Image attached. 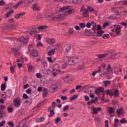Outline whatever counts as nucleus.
I'll list each match as a JSON object with an SVG mask.
<instances>
[{"label":"nucleus","mask_w":127,"mask_h":127,"mask_svg":"<svg viewBox=\"0 0 127 127\" xmlns=\"http://www.w3.org/2000/svg\"><path fill=\"white\" fill-rule=\"evenodd\" d=\"M97 33V36H99V37H101L105 33V31H98V32Z\"/></svg>","instance_id":"nucleus-35"},{"label":"nucleus","mask_w":127,"mask_h":127,"mask_svg":"<svg viewBox=\"0 0 127 127\" xmlns=\"http://www.w3.org/2000/svg\"><path fill=\"white\" fill-rule=\"evenodd\" d=\"M5 85H6V82H4V84H1V90L3 92L5 91Z\"/></svg>","instance_id":"nucleus-37"},{"label":"nucleus","mask_w":127,"mask_h":127,"mask_svg":"<svg viewBox=\"0 0 127 127\" xmlns=\"http://www.w3.org/2000/svg\"><path fill=\"white\" fill-rule=\"evenodd\" d=\"M8 29H14L16 27V25L9 24L7 26Z\"/></svg>","instance_id":"nucleus-31"},{"label":"nucleus","mask_w":127,"mask_h":127,"mask_svg":"<svg viewBox=\"0 0 127 127\" xmlns=\"http://www.w3.org/2000/svg\"><path fill=\"white\" fill-rule=\"evenodd\" d=\"M10 71L12 74H14V73H15V69L12 66V65H10Z\"/></svg>","instance_id":"nucleus-39"},{"label":"nucleus","mask_w":127,"mask_h":127,"mask_svg":"<svg viewBox=\"0 0 127 127\" xmlns=\"http://www.w3.org/2000/svg\"><path fill=\"white\" fill-rule=\"evenodd\" d=\"M54 109H52L51 107H50L48 111L50 112V114L49 115V117L50 118H51L52 117H53V116H54V115L55 114V112H54V110H53Z\"/></svg>","instance_id":"nucleus-21"},{"label":"nucleus","mask_w":127,"mask_h":127,"mask_svg":"<svg viewBox=\"0 0 127 127\" xmlns=\"http://www.w3.org/2000/svg\"><path fill=\"white\" fill-rule=\"evenodd\" d=\"M58 89V86H56L55 85H52L50 88L51 93H54L56 92V90Z\"/></svg>","instance_id":"nucleus-19"},{"label":"nucleus","mask_w":127,"mask_h":127,"mask_svg":"<svg viewBox=\"0 0 127 127\" xmlns=\"http://www.w3.org/2000/svg\"><path fill=\"white\" fill-rule=\"evenodd\" d=\"M53 69L54 71H56V72H61V69H60V66L59 64H55L53 66Z\"/></svg>","instance_id":"nucleus-15"},{"label":"nucleus","mask_w":127,"mask_h":127,"mask_svg":"<svg viewBox=\"0 0 127 127\" xmlns=\"http://www.w3.org/2000/svg\"><path fill=\"white\" fill-rule=\"evenodd\" d=\"M114 95H115L114 97H119V96H120V93H119V89H115V92H113V96Z\"/></svg>","instance_id":"nucleus-33"},{"label":"nucleus","mask_w":127,"mask_h":127,"mask_svg":"<svg viewBox=\"0 0 127 127\" xmlns=\"http://www.w3.org/2000/svg\"><path fill=\"white\" fill-rule=\"evenodd\" d=\"M97 29V30H102L103 29V28L102 27V26H101V25H98Z\"/></svg>","instance_id":"nucleus-64"},{"label":"nucleus","mask_w":127,"mask_h":127,"mask_svg":"<svg viewBox=\"0 0 127 127\" xmlns=\"http://www.w3.org/2000/svg\"><path fill=\"white\" fill-rule=\"evenodd\" d=\"M46 28H47V26L43 25V26H40L38 27L37 28L35 27H34L32 28V30H30L33 33H38V31H37V29H39V30H44V29H46Z\"/></svg>","instance_id":"nucleus-3"},{"label":"nucleus","mask_w":127,"mask_h":127,"mask_svg":"<svg viewBox=\"0 0 127 127\" xmlns=\"http://www.w3.org/2000/svg\"><path fill=\"white\" fill-rule=\"evenodd\" d=\"M4 125H5V121H3L0 123V127H4Z\"/></svg>","instance_id":"nucleus-58"},{"label":"nucleus","mask_w":127,"mask_h":127,"mask_svg":"<svg viewBox=\"0 0 127 127\" xmlns=\"http://www.w3.org/2000/svg\"><path fill=\"white\" fill-rule=\"evenodd\" d=\"M70 8V6H63V7H61L60 9V11H63L64 10H66L67 9H69Z\"/></svg>","instance_id":"nucleus-30"},{"label":"nucleus","mask_w":127,"mask_h":127,"mask_svg":"<svg viewBox=\"0 0 127 127\" xmlns=\"http://www.w3.org/2000/svg\"><path fill=\"white\" fill-rule=\"evenodd\" d=\"M43 93V98H46L47 96L48 95V89H47V88H44Z\"/></svg>","instance_id":"nucleus-18"},{"label":"nucleus","mask_w":127,"mask_h":127,"mask_svg":"<svg viewBox=\"0 0 127 127\" xmlns=\"http://www.w3.org/2000/svg\"><path fill=\"white\" fill-rule=\"evenodd\" d=\"M121 25H123V26H125L126 27H127V22H121L120 23Z\"/></svg>","instance_id":"nucleus-63"},{"label":"nucleus","mask_w":127,"mask_h":127,"mask_svg":"<svg viewBox=\"0 0 127 127\" xmlns=\"http://www.w3.org/2000/svg\"><path fill=\"white\" fill-rule=\"evenodd\" d=\"M63 50L65 54H68V53L70 52V50H71V46L70 45H64Z\"/></svg>","instance_id":"nucleus-8"},{"label":"nucleus","mask_w":127,"mask_h":127,"mask_svg":"<svg viewBox=\"0 0 127 127\" xmlns=\"http://www.w3.org/2000/svg\"><path fill=\"white\" fill-rule=\"evenodd\" d=\"M44 120H45V118L43 117H41L40 118H39L37 120V122L38 123H41L42 122H44Z\"/></svg>","instance_id":"nucleus-43"},{"label":"nucleus","mask_w":127,"mask_h":127,"mask_svg":"<svg viewBox=\"0 0 127 127\" xmlns=\"http://www.w3.org/2000/svg\"><path fill=\"white\" fill-rule=\"evenodd\" d=\"M109 55L111 54V58H113V59H116V58H119V56H118V55H119V53H117V54H111V53H108ZM118 56V57H117Z\"/></svg>","instance_id":"nucleus-32"},{"label":"nucleus","mask_w":127,"mask_h":127,"mask_svg":"<svg viewBox=\"0 0 127 127\" xmlns=\"http://www.w3.org/2000/svg\"><path fill=\"white\" fill-rule=\"evenodd\" d=\"M69 105H65L63 108V111L64 112H66V111H68V110H69Z\"/></svg>","instance_id":"nucleus-48"},{"label":"nucleus","mask_w":127,"mask_h":127,"mask_svg":"<svg viewBox=\"0 0 127 127\" xmlns=\"http://www.w3.org/2000/svg\"><path fill=\"white\" fill-rule=\"evenodd\" d=\"M97 25H95V26H92V30L93 31V33L94 34H96V33H97Z\"/></svg>","instance_id":"nucleus-41"},{"label":"nucleus","mask_w":127,"mask_h":127,"mask_svg":"<svg viewBox=\"0 0 127 127\" xmlns=\"http://www.w3.org/2000/svg\"><path fill=\"white\" fill-rule=\"evenodd\" d=\"M3 118V111H1V110H0V120H1Z\"/></svg>","instance_id":"nucleus-57"},{"label":"nucleus","mask_w":127,"mask_h":127,"mask_svg":"<svg viewBox=\"0 0 127 127\" xmlns=\"http://www.w3.org/2000/svg\"><path fill=\"white\" fill-rule=\"evenodd\" d=\"M126 119H122L120 120V124H125L126 123Z\"/></svg>","instance_id":"nucleus-59"},{"label":"nucleus","mask_w":127,"mask_h":127,"mask_svg":"<svg viewBox=\"0 0 127 127\" xmlns=\"http://www.w3.org/2000/svg\"><path fill=\"white\" fill-rule=\"evenodd\" d=\"M109 38H110V35H109L108 34H104L102 36V38H103L104 39H106Z\"/></svg>","instance_id":"nucleus-51"},{"label":"nucleus","mask_w":127,"mask_h":127,"mask_svg":"<svg viewBox=\"0 0 127 127\" xmlns=\"http://www.w3.org/2000/svg\"><path fill=\"white\" fill-rule=\"evenodd\" d=\"M115 28V32H116L117 34H120L121 33V31H122L121 29L123 28L122 26L120 25H114Z\"/></svg>","instance_id":"nucleus-11"},{"label":"nucleus","mask_w":127,"mask_h":127,"mask_svg":"<svg viewBox=\"0 0 127 127\" xmlns=\"http://www.w3.org/2000/svg\"><path fill=\"white\" fill-rule=\"evenodd\" d=\"M20 47H21V44H19L17 43L15 46H14L13 48H12L11 50L14 53V56L16 58H19L21 54L19 52V50H20Z\"/></svg>","instance_id":"nucleus-2"},{"label":"nucleus","mask_w":127,"mask_h":127,"mask_svg":"<svg viewBox=\"0 0 127 127\" xmlns=\"http://www.w3.org/2000/svg\"><path fill=\"white\" fill-rule=\"evenodd\" d=\"M109 55H110V54L105 53V54H104L97 55L96 56H97V57H98V58L99 59H102L103 58H106V57H108V56H109Z\"/></svg>","instance_id":"nucleus-14"},{"label":"nucleus","mask_w":127,"mask_h":127,"mask_svg":"<svg viewBox=\"0 0 127 127\" xmlns=\"http://www.w3.org/2000/svg\"><path fill=\"white\" fill-rule=\"evenodd\" d=\"M0 5L1 6H3V5H5V2L3 1V0H1L0 1Z\"/></svg>","instance_id":"nucleus-56"},{"label":"nucleus","mask_w":127,"mask_h":127,"mask_svg":"<svg viewBox=\"0 0 127 127\" xmlns=\"http://www.w3.org/2000/svg\"><path fill=\"white\" fill-rule=\"evenodd\" d=\"M106 95H109V96H113V91L110 89H107Z\"/></svg>","instance_id":"nucleus-29"},{"label":"nucleus","mask_w":127,"mask_h":127,"mask_svg":"<svg viewBox=\"0 0 127 127\" xmlns=\"http://www.w3.org/2000/svg\"><path fill=\"white\" fill-rule=\"evenodd\" d=\"M47 42L50 45H53L56 42V40L54 38H47Z\"/></svg>","instance_id":"nucleus-13"},{"label":"nucleus","mask_w":127,"mask_h":127,"mask_svg":"<svg viewBox=\"0 0 127 127\" xmlns=\"http://www.w3.org/2000/svg\"><path fill=\"white\" fill-rule=\"evenodd\" d=\"M87 9L89 10V11H94V10H95V9L93 8H92V7L90 6H88L87 7Z\"/></svg>","instance_id":"nucleus-61"},{"label":"nucleus","mask_w":127,"mask_h":127,"mask_svg":"<svg viewBox=\"0 0 127 127\" xmlns=\"http://www.w3.org/2000/svg\"><path fill=\"white\" fill-rule=\"evenodd\" d=\"M47 100H44L42 102H41L39 105H37L36 107L33 108V110H37V109H38V108H39L40 107V106H41V105H44V103H46L47 102Z\"/></svg>","instance_id":"nucleus-24"},{"label":"nucleus","mask_w":127,"mask_h":127,"mask_svg":"<svg viewBox=\"0 0 127 127\" xmlns=\"http://www.w3.org/2000/svg\"><path fill=\"white\" fill-rule=\"evenodd\" d=\"M110 25V22H106L103 24L102 27L103 28H106V27H107V26H109V25Z\"/></svg>","instance_id":"nucleus-50"},{"label":"nucleus","mask_w":127,"mask_h":127,"mask_svg":"<svg viewBox=\"0 0 127 127\" xmlns=\"http://www.w3.org/2000/svg\"><path fill=\"white\" fill-rule=\"evenodd\" d=\"M108 112L110 114H114L115 113V110H114V108L109 107Z\"/></svg>","instance_id":"nucleus-38"},{"label":"nucleus","mask_w":127,"mask_h":127,"mask_svg":"<svg viewBox=\"0 0 127 127\" xmlns=\"http://www.w3.org/2000/svg\"><path fill=\"white\" fill-rule=\"evenodd\" d=\"M13 103L14 106H15V107H16L17 108L20 107V105H21V103H20V97H17L14 98Z\"/></svg>","instance_id":"nucleus-7"},{"label":"nucleus","mask_w":127,"mask_h":127,"mask_svg":"<svg viewBox=\"0 0 127 127\" xmlns=\"http://www.w3.org/2000/svg\"><path fill=\"white\" fill-rule=\"evenodd\" d=\"M7 125H9V127H14V124L13 123V122H11V121H9L7 123Z\"/></svg>","instance_id":"nucleus-47"},{"label":"nucleus","mask_w":127,"mask_h":127,"mask_svg":"<svg viewBox=\"0 0 127 127\" xmlns=\"http://www.w3.org/2000/svg\"><path fill=\"white\" fill-rule=\"evenodd\" d=\"M76 99H78V95H74L72 96L71 97H70L69 100L70 101H74V100H76Z\"/></svg>","instance_id":"nucleus-40"},{"label":"nucleus","mask_w":127,"mask_h":127,"mask_svg":"<svg viewBox=\"0 0 127 127\" xmlns=\"http://www.w3.org/2000/svg\"><path fill=\"white\" fill-rule=\"evenodd\" d=\"M7 111L8 113H12V112H13V108H12L11 107H9L7 108Z\"/></svg>","instance_id":"nucleus-53"},{"label":"nucleus","mask_w":127,"mask_h":127,"mask_svg":"<svg viewBox=\"0 0 127 127\" xmlns=\"http://www.w3.org/2000/svg\"><path fill=\"white\" fill-rule=\"evenodd\" d=\"M65 17V14H60L52 17V20H62Z\"/></svg>","instance_id":"nucleus-6"},{"label":"nucleus","mask_w":127,"mask_h":127,"mask_svg":"<svg viewBox=\"0 0 127 127\" xmlns=\"http://www.w3.org/2000/svg\"><path fill=\"white\" fill-rule=\"evenodd\" d=\"M32 8L33 10H34V11H39V10H40V7H39V6H38V4H34L33 5Z\"/></svg>","instance_id":"nucleus-16"},{"label":"nucleus","mask_w":127,"mask_h":127,"mask_svg":"<svg viewBox=\"0 0 127 127\" xmlns=\"http://www.w3.org/2000/svg\"><path fill=\"white\" fill-rule=\"evenodd\" d=\"M116 113L117 115H123V114L124 113V109L122 108L118 109L116 111Z\"/></svg>","instance_id":"nucleus-27"},{"label":"nucleus","mask_w":127,"mask_h":127,"mask_svg":"<svg viewBox=\"0 0 127 127\" xmlns=\"http://www.w3.org/2000/svg\"><path fill=\"white\" fill-rule=\"evenodd\" d=\"M105 87H108V85H111V81L106 80L103 82Z\"/></svg>","instance_id":"nucleus-42"},{"label":"nucleus","mask_w":127,"mask_h":127,"mask_svg":"<svg viewBox=\"0 0 127 127\" xmlns=\"http://www.w3.org/2000/svg\"><path fill=\"white\" fill-rule=\"evenodd\" d=\"M83 17H88L89 16V11L85 9L83 13Z\"/></svg>","instance_id":"nucleus-28"},{"label":"nucleus","mask_w":127,"mask_h":127,"mask_svg":"<svg viewBox=\"0 0 127 127\" xmlns=\"http://www.w3.org/2000/svg\"><path fill=\"white\" fill-rule=\"evenodd\" d=\"M63 61L65 63H68L69 65H75V64L79 63L81 61V59L77 57H66L63 59Z\"/></svg>","instance_id":"nucleus-1"},{"label":"nucleus","mask_w":127,"mask_h":127,"mask_svg":"<svg viewBox=\"0 0 127 127\" xmlns=\"http://www.w3.org/2000/svg\"><path fill=\"white\" fill-rule=\"evenodd\" d=\"M119 4L122 5H127V1H120Z\"/></svg>","instance_id":"nucleus-45"},{"label":"nucleus","mask_w":127,"mask_h":127,"mask_svg":"<svg viewBox=\"0 0 127 127\" xmlns=\"http://www.w3.org/2000/svg\"><path fill=\"white\" fill-rule=\"evenodd\" d=\"M56 53V49H52L48 52V55L51 56V55H54Z\"/></svg>","instance_id":"nucleus-17"},{"label":"nucleus","mask_w":127,"mask_h":127,"mask_svg":"<svg viewBox=\"0 0 127 127\" xmlns=\"http://www.w3.org/2000/svg\"><path fill=\"white\" fill-rule=\"evenodd\" d=\"M56 106V103L53 102L52 103V106L50 108H53V110L55 109V106Z\"/></svg>","instance_id":"nucleus-55"},{"label":"nucleus","mask_w":127,"mask_h":127,"mask_svg":"<svg viewBox=\"0 0 127 127\" xmlns=\"http://www.w3.org/2000/svg\"><path fill=\"white\" fill-rule=\"evenodd\" d=\"M95 44V42L93 41H90L86 43V45L87 47H91V46H93Z\"/></svg>","instance_id":"nucleus-26"},{"label":"nucleus","mask_w":127,"mask_h":127,"mask_svg":"<svg viewBox=\"0 0 127 127\" xmlns=\"http://www.w3.org/2000/svg\"><path fill=\"white\" fill-rule=\"evenodd\" d=\"M35 37L36 38L37 40H41V38L42 37H41V35L40 34H37L35 36Z\"/></svg>","instance_id":"nucleus-44"},{"label":"nucleus","mask_w":127,"mask_h":127,"mask_svg":"<svg viewBox=\"0 0 127 127\" xmlns=\"http://www.w3.org/2000/svg\"><path fill=\"white\" fill-rule=\"evenodd\" d=\"M42 64L44 66V67H46L48 65L47 62H42Z\"/></svg>","instance_id":"nucleus-62"},{"label":"nucleus","mask_w":127,"mask_h":127,"mask_svg":"<svg viewBox=\"0 0 127 127\" xmlns=\"http://www.w3.org/2000/svg\"><path fill=\"white\" fill-rule=\"evenodd\" d=\"M95 103H96V102L95 101V100L94 99L91 100V101H90L89 102H88L87 103V105L90 106V105H92V104H95Z\"/></svg>","instance_id":"nucleus-46"},{"label":"nucleus","mask_w":127,"mask_h":127,"mask_svg":"<svg viewBox=\"0 0 127 127\" xmlns=\"http://www.w3.org/2000/svg\"><path fill=\"white\" fill-rule=\"evenodd\" d=\"M28 38H25L24 37H20L17 39V42L19 44H20V43L26 44V43H28Z\"/></svg>","instance_id":"nucleus-4"},{"label":"nucleus","mask_w":127,"mask_h":127,"mask_svg":"<svg viewBox=\"0 0 127 127\" xmlns=\"http://www.w3.org/2000/svg\"><path fill=\"white\" fill-rule=\"evenodd\" d=\"M61 122V118L60 117H58L55 120V124H58V123H60Z\"/></svg>","instance_id":"nucleus-49"},{"label":"nucleus","mask_w":127,"mask_h":127,"mask_svg":"<svg viewBox=\"0 0 127 127\" xmlns=\"http://www.w3.org/2000/svg\"><path fill=\"white\" fill-rule=\"evenodd\" d=\"M71 3L74 4H80L81 3V0H71Z\"/></svg>","instance_id":"nucleus-34"},{"label":"nucleus","mask_w":127,"mask_h":127,"mask_svg":"<svg viewBox=\"0 0 127 127\" xmlns=\"http://www.w3.org/2000/svg\"><path fill=\"white\" fill-rule=\"evenodd\" d=\"M81 28H85L86 27V24L85 23H81L79 24Z\"/></svg>","instance_id":"nucleus-54"},{"label":"nucleus","mask_w":127,"mask_h":127,"mask_svg":"<svg viewBox=\"0 0 127 127\" xmlns=\"http://www.w3.org/2000/svg\"><path fill=\"white\" fill-rule=\"evenodd\" d=\"M12 95V91L11 90H8L6 92V97L7 98H10Z\"/></svg>","instance_id":"nucleus-22"},{"label":"nucleus","mask_w":127,"mask_h":127,"mask_svg":"<svg viewBox=\"0 0 127 127\" xmlns=\"http://www.w3.org/2000/svg\"><path fill=\"white\" fill-rule=\"evenodd\" d=\"M28 51L30 52L32 55V56H34V57H38V51H31L30 48H29Z\"/></svg>","instance_id":"nucleus-12"},{"label":"nucleus","mask_w":127,"mask_h":127,"mask_svg":"<svg viewBox=\"0 0 127 127\" xmlns=\"http://www.w3.org/2000/svg\"><path fill=\"white\" fill-rule=\"evenodd\" d=\"M77 69L78 70H83V69H85V64H84L83 62L80 63Z\"/></svg>","instance_id":"nucleus-23"},{"label":"nucleus","mask_w":127,"mask_h":127,"mask_svg":"<svg viewBox=\"0 0 127 127\" xmlns=\"http://www.w3.org/2000/svg\"><path fill=\"white\" fill-rule=\"evenodd\" d=\"M103 72L101 74V75H107V74H109L110 73H112L113 71V68L111 66V64H108L107 69L103 70Z\"/></svg>","instance_id":"nucleus-5"},{"label":"nucleus","mask_w":127,"mask_h":127,"mask_svg":"<svg viewBox=\"0 0 127 127\" xmlns=\"http://www.w3.org/2000/svg\"><path fill=\"white\" fill-rule=\"evenodd\" d=\"M91 110L93 111V115H97V114H98V112H101V111H102V107L95 108L94 107H92Z\"/></svg>","instance_id":"nucleus-9"},{"label":"nucleus","mask_w":127,"mask_h":127,"mask_svg":"<svg viewBox=\"0 0 127 127\" xmlns=\"http://www.w3.org/2000/svg\"><path fill=\"white\" fill-rule=\"evenodd\" d=\"M14 12V11H13V10H10L6 14V17H9V16L11 15Z\"/></svg>","instance_id":"nucleus-36"},{"label":"nucleus","mask_w":127,"mask_h":127,"mask_svg":"<svg viewBox=\"0 0 127 127\" xmlns=\"http://www.w3.org/2000/svg\"><path fill=\"white\" fill-rule=\"evenodd\" d=\"M94 89H96V87L94 86H90L87 88L88 94H90V93H92L94 92Z\"/></svg>","instance_id":"nucleus-20"},{"label":"nucleus","mask_w":127,"mask_h":127,"mask_svg":"<svg viewBox=\"0 0 127 127\" xmlns=\"http://www.w3.org/2000/svg\"><path fill=\"white\" fill-rule=\"evenodd\" d=\"M47 59H48V61H49L50 63H52V64L54 63V61L52 60V58L49 57V58H47Z\"/></svg>","instance_id":"nucleus-52"},{"label":"nucleus","mask_w":127,"mask_h":127,"mask_svg":"<svg viewBox=\"0 0 127 127\" xmlns=\"http://www.w3.org/2000/svg\"><path fill=\"white\" fill-rule=\"evenodd\" d=\"M27 67H28V70L29 72H31L32 71L33 69L34 68V67H33L32 66V64H31V63H29L27 64Z\"/></svg>","instance_id":"nucleus-25"},{"label":"nucleus","mask_w":127,"mask_h":127,"mask_svg":"<svg viewBox=\"0 0 127 127\" xmlns=\"http://www.w3.org/2000/svg\"><path fill=\"white\" fill-rule=\"evenodd\" d=\"M104 91L105 89L102 87H100L95 90V93L97 96H100V94H101V93H104Z\"/></svg>","instance_id":"nucleus-10"},{"label":"nucleus","mask_w":127,"mask_h":127,"mask_svg":"<svg viewBox=\"0 0 127 127\" xmlns=\"http://www.w3.org/2000/svg\"><path fill=\"white\" fill-rule=\"evenodd\" d=\"M23 98H24V99L26 100V99H28L29 97H28V95H27V94L24 93L23 94Z\"/></svg>","instance_id":"nucleus-60"}]
</instances>
